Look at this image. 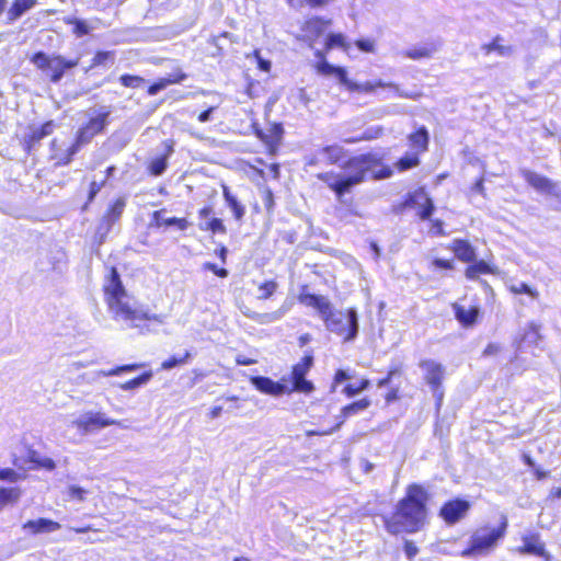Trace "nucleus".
I'll use <instances>...</instances> for the list:
<instances>
[{
    "label": "nucleus",
    "instance_id": "f257e3e1",
    "mask_svg": "<svg viewBox=\"0 0 561 561\" xmlns=\"http://www.w3.org/2000/svg\"><path fill=\"white\" fill-rule=\"evenodd\" d=\"M382 156L379 153H363L348 159L347 162L343 164V169H345L347 173L325 172L319 174L318 178L341 198V196L350 192L352 187L360 184L368 172H373L375 179L390 178L392 175L390 167H382L379 171H374V169L380 164Z\"/></svg>",
    "mask_w": 561,
    "mask_h": 561
},
{
    "label": "nucleus",
    "instance_id": "f03ea898",
    "mask_svg": "<svg viewBox=\"0 0 561 561\" xmlns=\"http://www.w3.org/2000/svg\"><path fill=\"white\" fill-rule=\"evenodd\" d=\"M426 502L427 493L423 486L409 485L405 496L397 504L396 512L385 518L386 529L392 535L412 534L422 529L427 516Z\"/></svg>",
    "mask_w": 561,
    "mask_h": 561
},
{
    "label": "nucleus",
    "instance_id": "7ed1b4c3",
    "mask_svg": "<svg viewBox=\"0 0 561 561\" xmlns=\"http://www.w3.org/2000/svg\"><path fill=\"white\" fill-rule=\"evenodd\" d=\"M300 304L318 311L328 331L341 336L344 342H352L358 334V314L355 308L335 309L331 301L320 295L301 293Z\"/></svg>",
    "mask_w": 561,
    "mask_h": 561
},
{
    "label": "nucleus",
    "instance_id": "20e7f679",
    "mask_svg": "<svg viewBox=\"0 0 561 561\" xmlns=\"http://www.w3.org/2000/svg\"><path fill=\"white\" fill-rule=\"evenodd\" d=\"M104 295L113 318L127 328H139L147 320H157L136 306V301L125 290L119 275L112 268L104 283Z\"/></svg>",
    "mask_w": 561,
    "mask_h": 561
},
{
    "label": "nucleus",
    "instance_id": "39448f33",
    "mask_svg": "<svg viewBox=\"0 0 561 561\" xmlns=\"http://www.w3.org/2000/svg\"><path fill=\"white\" fill-rule=\"evenodd\" d=\"M507 529V519L505 516L502 517L501 525L494 527H481L477 529L470 537L469 547L461 552L465 558L486 556L497 545V542L504 538Z\"/></svg>",
    "mask_w": 561,
    "mask_h": 561
},
{
    "label": "nucleus",
    "instance_id": "423d86ee",
    "mask_svg": "<svg viewBox=\"0 0 561 561\" xmlns=\"http://www.w3.org/2000/svg\"><path fill=\"white\" fill-rule=\"evenodd\" d=\"M108 115L110 111L102 108L94 116H91L87 125L78 130L75 144L69 147L68 156L59 163L68 164L82 146L90 142L96 134L102 131L107 124Z\"/></svg>",
    "mask_w": 561,
    "mask_h": 561
},
{
    "label": "nucleus",
    "instance_id": "0eeeda50",
    "mask_svg": "<svg viewBox=\"0 0 561 561\" xmlns=\"http://www.w3.org/2000/svg\"><path fill=\"white\" fill-rule=\"evenodd\" d=\"M541 340V335L539 333V325L535 322H530L524 330V333L520 337H516L514 341L515 346V355L512 359V365L514 370L517 373L524 371L528 366L522 365L525 362L523 354L525 348L538 346V343Z\"/></svg>",
    "mask_w": 561,
    "mask_h": 561
},
{
    "label": "nucleus",
    "instance_id": "6e6552de",
    "mask_svg": "<svg viewBox=\"0 0 561 561\" xmlns=\"http://www.w3.org/2000/svg\"><path fill=\"white\" fill-rule=\"evenodd\" d=\"M72 424L82 433H90L110 425L122 426L119 421L110 419L102 412H87L77 417Z\"/></svg>",
    "mask_w": 561,
    "mask_h": 561
},
{
    "label": "nucleus",
    "instance_id": "1a4fd4ad",
    "mask_svg": "<svg viewBox=\"0 0 561 561\" xmlns=\"http://www.w3.org/2000/svg\"><path fill=\"white\" fill-rule=\"evenodd\" d=\"M344 87L350 92H359V93H373L377 88H390L400 98L416 99L419 96V94H411V93L400 90L399 85H397L396 83L385 82L382 80L366 81L364 83H357L347 78V81Z\"/></svg>",
    "mask_w": 561,
    "mask_h": 561
},
{
    "label": "nucleus",
    "instance_id": "9d476101",
    "mask_svg": "<svg viewBox=\"0 0 561 561\" xmlns=\"http://www.w3.org/2000/svg\"><path fill=\"white\" fill-rule=\"evenodd\" d=\"M313 364V357L306 355L304 358L293 367V388L291 391L309 393L313 390L311 381L307 380L305 376L310 370Z\"/></svg>",
    "mask_w": 561,
    "mask_h": 561
},
{
    "label": "nucleus",
    "instance_id": "9b49d317",
    "mask_svg": "<svg viewBox=\"0 0 561 561\" xmlns=\"http://www.w3.org/2000/svg\"><path fill=\"white\" fill-rule=\"evenodd\" d=\"M405 205L415 208L422 220L428 219L435 209L433 201L423 187L410 193Z\"/></svg>",
    "mask_w": 561,
    "mask_h": 561
},
{
    "label": "nucleus",
    "instance_id": "f8f14e48",
    "mask_svg": "<svg viewBox=\"0 0 561 561\" xmlns=\"http://www.w3.org/2000/svg\"><path fill=\"white\" fill-rule=\"evenodd\" d=\"M469 507V502L465 500H453L442 506L439 515L447 524L451 525L465 517Z\"/></svg>",
    "mask_w": 561,
    "mask_h": 561
},
{
    "label": "nucleus",
    "instance_id": "ddd939ff",
    "mask_svg": "<svg viewBox=\"0 0 561 561\" xmlns=\"http://www.w3.org/2000/svg\"><path fill=\"white\" fill-rule=\"evenodd\" d=\"M523 546L517 549L520 554H534L543 557L546 561L550 560L549 553L545 549V543L541 541L539 534L529 533L522 537Z\"/></svg>",
    "mask_w": 561,
    "mask_h": 561
},
{
    "label": "nucleus",
    "instance_id": "4468645a",
    "mask_svg": "<svg viewBox=\"0 0 561 561\" xmlns=\"http://www.w3.org/2000/svg\"><path fill=\"white\" fill-rule=\"evenodd\" d=\"M420 366L424 373L426 382L432 387L433 391L436 392L444 377L443 365L435 360L428 359L423 360Z\"/></svg>",
    "mask_w": 561,
    "mask_h": 561
},
{
    "label": "nucleus",
    "instance_id": "2eb2a0df",
    "mask_svg": "<svg viewBox=\"0 0 561 561\" xmlns=\"http://www.w3.org/2000/svg\"><path fill=\"white\" fill-rule=\"evenodd\" d=\"M250 381L259 391L266 394L277 397L286 392H291L286 385L276 382L268 377L256 376L252 377Z\"/></svg>",
    "mask_w": 561,
    "mask_h": 561
},
{
    "label": "nucleus",
    "instance_id": "dca6fc26",
    "mask_svg": "<svg viewBox=\"0 0 561 561\" xmlns=\"http://www.w3.org/2000/svg\"><path fill=\"white\" fill-rule=\"evenodd\" d=\"M64 22L68 25H73L72 32L77 37L89 35L91 32L102 26V21L99 18L82 20L75 16H66L64 18Z\"/></svg>",
    "mask_w": 561,
    "mask_h": 561
},
{
    "label": "nucleus",
    "instance_id": "f3484780",
    "mask_svg": "<svg viewBox=\"0 0 561 561\" xmlns=\"http://www.w3.org/2000/svg\"><path fill=\"white\" fill-rule=\"evenodd\" d=\"M330 23V21H324L322 18L313 16L307 20L302 25L304 37L309 45L312 46V43L322 35L325 30V26Z\"/></svg>",
    "mask_w": 561,
    "mask_h": 561
},
{
    "label": "nucleus",
    "instance_id": "a211bd4d",
    "mask_svg": "<svg viewBox=\"0 0 561 561\" xmlns=\"http://www.w3.org/2000/svg\"><path fill=\"white\" fill-rule=\"evenodd\" d=\"M369 405H370V401L368 399H362V400H358L356 402H353V403H351V404H348V405H346V407H344L342 409L341 415H340L341 421L337 423V425L334 428H332V430H330L328 432H323V433L309 432L308 434L309 435H328V434H331V433H333L335 430H337L342 425V423L344 422L345 419L351 417V416H353V415H355V414L366 410Z\"/></svg>",
    "mask_w": 561,
    "mask_h": 561
},
{
    "label": "nucleus",
    "instance_id": "6ab92c4d",
    "mask_svg": "<svg viewBox=\"0 0 561 561\" xmlns=\"http://www.w3.org/2000/svg\"><path fill=\"white\" fill-rule=\"evenodd\" d=\"M79 59L67 60L62 56H53L48 71L50 80L55 83L59 82L67 69L75 68Z\"/></svg>",
    "mask_w": 561,
    "mask_h": 561
},
{
    "label": "nucleus",
    "instance_id": "aec40b11",
    "mask_svg": "<svg viewBox=\"0 0 561 561\" xmlns=\"http://www.w3.org/2000/svg\"><path fill=\"white\" fill-rule=\"evenodd\" d=\"M522 174L527 183L535 190L543 193L554 194L556 184L552 183L549 179L529 170H523Z\"/></svg>",
    "mask_w": 561,
    "mask_h": 561
},
{
    "label": "nucleus",
    "instance_id": "412c9836",
    "mask_svg": "<svg viewBox=\"0 0 561 561\" xmlns=\"http://www.w3.org/2000/svg\"><path fill=\"white\" fill-rule=\"evenodd\" d=\"M451 250L456 256L462 262H472L476 260V251L473 247L466 240L456 239L453 241Z\"/></svg>",
    "mask_w": 561,
    "mask_h": 561
},
{
    "label": "nucleus",
    "instance_id": "4be33fe9",
    "mask_svg": "<svg viewBox=\"0 0 561 561\" xmlns=\"http://www.w3.org/2000/svg\"><path fill=\"white\" fill-rule=\"evenodd\" d=\"M317 69L324 76H334L342 85H345L347 81V72L342 67H336L329 64L327 60H322L318 64Z\"/></svg>",
    "mask_w": 561,
    "mask_h": 561
},
{
    "label": "nucleus",
    "instance_id": "5701e85b",
    "mask_svg": "<svg viewBox=\"0 0 561 561\" xmlns=\"http://www.w3.org/2000/svg\"><path fill=\"white\" fill-rule=\"evenodd\" d=\"M153 220L154 224L158 227H169V226H176L180 230H185L188 227V221L185 218H176V217H169L167 218L164 216L163 210H156L153 213Z\"/></svg>",
    "mask_w": 561,
    "mask_h": 561
},
{
    "label": "nucleus",
    "instance_id": "b1692460",
    "mask_svg": "<svg viewBox=\"0 0 561 561\" xmlns=\"http://www.w3.org/2000/svg\"><path fill=\"white\" fill-rule=\"evenodd\" d=\"M25 528L31 529L33 533H53L60 528V525L57 522L38 518L36 520H30L25 524Z\"/></svg>",
    "mask_w": 561,
    "mask_h": 561
},
{
    "label": "nucleus",
    "instance_id": "393cba45",
    "mask_svg": "<svg viewBox=\"0 0 561 561\" xmlns=\"http://www.w3.org/2000/svg\"><path fill=\"white\" fill-rule=\"evenodd\" d=\"M496 267L490 265L483 260L476 261L473 264L469 265L466 270V277L468 279H477L481 274H495Z\"/></svg>",
    "mask_w": 561,
    "mask_h": 561
},
{
    "label": "nucleus",
    "instance_id": "a878e982",
    "mask_svg": "<svg viewBox=\"0 0 561 561\" xmlns=\"http://www.w3.org/2000/svg\"><path fill=\"white\" fill-rule=\"evenodd\" d=\"M222 195L227 206L233 213L236 220L240 221L245 214V207L237 199L234 195L231 194L230 190L227 186H224Z\"/></svg>",
    "mask_w": 561,
    "mask_h": 561
},
{
    "label": "nucleus",
    "instance_id": "bb28decb",
    "mask_svg": "<svg viewBox=\"0 0 561 561\" xmlns=\"http://www.w3.org/2000/svg\"><path fill=\"white\" fill-rule=\"evenodd\" d=\"M409 144L416 153L423 152L427 149L428 145V133L425 127H421L414 134L409 136Z\"/></svg>",
    "mask_w": 561,
    "mask_h": 561
},
{
    "label": "nucleus",
    "instance_id": "cd10ccee",
    "mask_svg": "<svg viewBox=\"0 0 561 561\" xmlns=\"http://www.w3.org/2000/svg\"><path fill=\"white\" fill-rule=\"evenodd\" d=\"M454 309L457 320L463 325L473 324L479 314L478 307L465 308L463 306L455 305Z\"/></svg>",
    "mask_w": 561,
    "mask_h": 561
},
{
    "label": "nucleus",
    "instance_id": "c85d7f7f",
    "mask_svg": "<svg viewBox=\"0 0 561 561\" xmlns=\"http://www.w3.org/2000/svg\"><path fill=\"white\" fill-rule=\"evenodd\" d=\"M35 4L36 0H14L8 11V19L10 21L18 20L24 12L32 9Z\"/></svg>",
    "mask_w": 561,
    "mask_h": 561
},
{
    "label": "nucleus",
    "instance_id": "c756f323",
    "mask_svg": "<svg viewBox=\"0 0 561 561\" xmlns=\"http://www.w3.org/2000/svg\"><path fill=\"white\" fill-rule=\"evenodd\" d=\"M437 46L435 44H427L420 47H414L411 49H408L404 55L405 57L414 60H419L422 58H430L433 56L434 53L437 51Z\"/></svg>",
    "mask_w": 561,
    "mask_h": 561
},
{
    "label": "nucleus",
    "instance_id": "7c9ffc66",
    "mask_svg": "<svg viewBox=\"0 0 561 561\" xmlns=\"http://www.w3.org/2000/svg\"><path fill=\"white\" fill-rule=\"evenodd\" d=\"M21 491L19 488H1L0 489V511L8 504L19 500Z\"/></svg>",
    "mask_w": 561,
    "mask_h": 561
},
{
    "label": "nucleus",
    "instance_id": "2f4dec72",
    "mask_svg": "<svg viewBox=\"0 0 561 561\" xmlns=\"http://www.w3.org/2000/svg\"><path fill=\"white\" fill-rule=\"evenodd\" d=\"M287 311H288V308L283 306L278 310L271 312V313H263V314L257 313L254 317H252V319H254L255 321H257L262 324H267V323H272V322L280 320L287 313Z\"/></svg>",
    "mask_w": 561,
    "mask_h": 561
},
{
    "label": "nucleus",
    "instance_id": "473e14b6",
    "mask_svg": "<svg viewBox=\"0 0 561 561\" xmlns=\"http://www.w3.org/2000/svg\"><path fill=\"white\" fill-rule=\"evenodd\" d=\"M114 60V51H98L92 59V67H110Z\"/></svg>",
    "mask_w": 561,
    "mask_h": 561
},
{
    "label": "nucleus",
    "instance_id": "72a5a7b5",
    "mask_svg": "<svg viewBox=\"0 0 561 561\" xmlns=\"http://www.w3.org/2000/svg\"><path fill=\"white\" fill-rule=\"evenodd\" d=\"M151 377H152L151 373H144L142 375H140L137 378L128 380L124 383H119L118 387L125 391L134 390L136 388H139V387L146 385L151 379Z\"/></svg>",
    "mask_w": 561,
    "mask_h": 561
},
{
    "label": "nucleus",
    "instance_id": "f704fd0d",
    "mask_svg": "<svg viewBox=\"0 0 561 561\" xmlns=\"http://www.w3.org/2000/svg\"><path fill=\"white\" fill-rule=\"evenodd\" d=\"M199 229L204 231H211L213 233H226V227L219 218H213L201 222Z\"/></svg>",
    "mask_w": 561,
    "mask_h": 561
},
{
    "label": "nucleus",
    "instance_id": "c9c22d12",
    "mask_svg": "<svg viewBox=\"0 0 561 561\" xmlns=\"http://www.w3.org/2000/svg\"><path fill=\"white\" fill-rule=\"evenodd\" d=\"M508 289L514 295L526 294L534 299H537L539 297V293L537 289L531 288L530 286L523 282L511 284L508 286Z\"/></svg>",
    "mask_w": 561,
    "mask_h": 561
},
{
    "label": "nucleus",
    "instance_id": "e433bc0d",
    "mask_svg": "<svg viewBox=\"0 0 561 561\" xmlns=\"http://www.w3.org/2000/svg\"><path fill=\"white\" fill-rule=\"evenodd\" d=\"M323 152L332 163H339L345 157L344 148L337 145L325 147Z\"/></svg>",
    "mask_w": 561,
    "mask_h": 561
},
{
    "label": "nucleus",
    "instance_id": "4c0bfd02",
    "mask_svg": "<svg viewBox=\"0 0 561 561\" xmlns=\"http://www.w3.org/2000/svg\"><path fill=\"white\" fill-rule=\"evenodd\" d=\"M417 154L416 152H413V153H408L405 154L404 157H402L398 162H397V168L400 170V171H405V170H409L413 167H416L419 164V158H417Z\"/></svg>",
    "mask_w": 561,
    "mask_h": 561
},
{
    "label": "nucleus",
    "instance_id": "58836bf2",
    "mask_svg": "<svg viewBox=\"0 0 561 561\" xmlns=\"http://www.w3.org/2000/svg\"><path fill=\"white\" fill-rule=\"evenodd\" d=\"M138 367H139V365H137V364L123 365V366H118V367L110 369V370H99V371H96V376H99V377H101V376L102 377L117 376V375H121L122 373L136 370Z\"/></svg>",
    "mask_w": 561,
    "mask_h": 561
},
{
    "label": "nucleus",
    "instance_id": "ea45409f",
    "mask_svg": "<svg viewBox=\"0 0 561 561\" xmlns=\"http://www.w3.org/2000/svg\"><path fill=\"white\" fill-rule=\"evenodd\" d=\"M327 49H331L333 47H341L343 49H347V45L345 43V37L340 33H331L327 37L325 42Z\"/></svg>",
    "mask_w": 561,
    "mask_h": 561
},
{
    "label": "nucleus",
    "instance_id": "a19ab883",
    "mask_svg": "<svg viewBox=\"0 0 561 561\" xmlns=\"http://www.w3.org/2000/svg\"><path fill=\"white\" fill-rule=\"evenodd\" d=\"M277 283L275 280L264 282L259 286V299H268L277 289Z\"/></svg>",
    "mask_w": 561,
    "mask_h": 561
},
{
    "label": "nucleus",
    "instance_id": "79ce46f5",
    "mask_svg": "<svg viewBox=\"0 0 561 561\" xmlns=\"http://www.w3.org/2000/svg\"><path fill=\"white\" fill-rule=\"evenodd\" d=\"M50 61L51 57L47 56L42 51L36 53L32 58V62L43 71H48Z\"/></svg>",
    "mask_w": 561,
    "mask_h": 561
},
{
    "label": "nucleus",
    "instance_id": "37998d69",
    "mask_svg": "<svg viewBox=\"0 0 561 561\" xmlns=\"http://www.w3.org/2000/svg\"><path fill=\"white\" fill-rule=\"evenodd\" d=\"M125 199L124 198H118L111 207L108 214H107V220L108 221H114L116 220L117 218H119V216L122 215L124 208H125Z\"/></svg>",
    "mask_w": 561,
    "mask_h": 561
},
{
    "label": "nucleus",
    "instance_id": "c03bdc74",
    "mask_svg": "<svg viewBox=\"0 0 561 561\" xmlns=\"http://www.w3.org/2000/svg\"><path fill=\"white\" fill-rule=\"evenodd\" d=\"M486 51H496L500 56H510L512 48L510 46L502 45L499 38H495L490 45L486 46Z\"/></svg>",
    "mask_w": 561,
    "mask_h": 561
},
{
    "label": "nucleus",
    "instance_id": "a18cd8bd",
    "mask_svg": "<svg viewBox=\"0 0 561 561\" xmlns=\"http://www.w3.org/2000/svg\"><path fill=\"white\" fill-rule=\"evenodd\" d=\"M167 168V157L153 159L149 164V170L153 175H161Z\"/></svg>",
    "mask_w": 561,
    "mask_h": 561
},
{
    "label": "nucleus",
    "instance_id": "49530a36",
    "mask_svg": "<svg viewBox=\"0 0 561 561\" xmlns=\"http://www.w3.org/2000/svg\"><path fill=\"white\" fill-rule=\"evenodd\" d=\"M190 356H191V354L188 352H185V354L180 358L173 356V357L164 360L161 364V368L164 370H169V369L176 367L178 365L185 364Z\"/></svg>",
    "mask_w": 561,
    "mask_h": 561
},
{
    "label": "nucleus",
    "instance_id": "de8ad7c7",
    "mask_svg": "<svg viewBox=\"0 0 561 561\" xmlns=\"http://www.w3.org/2000/svg\"><path fill=\"white\" fill-rule=\"evenodd\" d=\"M54 127H55V125L53 122H47L41 128L33 131L32 138L34 140H41L44 137L50 135L54 130Z\"/></svg>",
    "mask_w": 561,
    "mask_h": 561
},
{
    "label": "nucleus",
    "instance_id": "09e8293b",
    "mask_svg": "<svg viewBox=\"0 0 561 561\" xmlns=\"http://www.w3.org/2000/svg\"><path fill=\"white\" fill-rule=\"evenodd\" d=\"M122 84L127 88H138L144 79L138 76L123 75L119 78Z\"/></svg>",
    "mask_w": 561,
    "mask_h": 561
},
{
    "label": "nucleus",
    "instance_id": "8fccbe9b",
    "mask_svg": "<svg viewBox=\"0 0 561 561\" xmlns=\"http://www.w3.org/2000/svg\"><path fill=\"white\" fill-rule=\"evenodd\" d=\"M22 478H23V476L21 473H18L13 469H10V468L0 469V480H5L9 482H16Z\"/></svg>",
    "mask_w": 561,
    "mask_h": 561
},
{
    "label": "nucleus",
    "instance_id": "3c124183",
    "mask_svg": "<svg viewBox=\"0 0 561 561\" xmlns=\"http://www.w3.org/2000/svg\"><path fill=\"white\" fill-rule=\"evenodd\" d=\"M176 82V80L171 79H161L158 82H154L152 85L149 87L148 93L149 95H156L161 90L165 89L169 84Z\"/></svg>",
    "mask_w": 561,
    "mask_h": 561
},
{
    "label": "nucleus",
    "instance_id": "603ef678",
    "mask_svg": "<svg viewBox=\"0 0 561 561\" xmlns=\"http://www.w3.org/2000/svg\"><path fill=\"white\" fill-rule=\"evenodd\" d=\"M203 268L206 271H210L214 274H216L217 276L222 277V278L228 276V271L226 268H219V267H217L216 264L210 263V262L204 263Z\"/></svg>",
    "mask_w": 561,
    "mask_h": 561
},
{
    "label": "nucleus",
    "instance_id": "864d4df0",
    "mask_svg": "<svg viewBox=\"0 0 561 561\" xmlns=\"http://www.w3.org/2000/svg\"><path fill=\"white\" fill-rule=\"evenodd\" d=\"M85 490L80 488V486H77V485H71L69 486L68 489V494L71 499H75V500H78L80 502L84 501V494H85Z\"/></svg>",
    "mask_w": 561,
    "mask_h": 561
},
{
    "label": "nucleus",
    "instance_id": "5fc2aeb1",
    "mask_svg": "<svg viewBox=\"0 0 561 561\" xmlns=\"http://www.w3.org/2000/svg\"><path fill=\"white\" fill-rule=\"evenodd\" d=\"M355 44L362 51L373 53L375 50V43L371 39H358Z\"/></svg>",
    "mask_w": 561,
    "mask_h": 561
},
{
    "label": "nucleus",
    "instance_id": "6e6d98bb",
    "mask_svg": "<svg viewBox=\"0 0 561 561\" xmlns=\"http://www.w3.org/2000/svg\"><path fill=\"white\" fill-rule=\"evenodd\" d=\"M404 552H405L408 559L411 560L417 554L419 549L413 541L405 540Z\"/></svg>",
    "mask_w": 561,
    "mask_h": 561
},
{
    "label": "nucleus",
    "instance_id": "4d7b16f0",
    "mask_svg": "<svg viewBox=\"0 0 561 561\" xmlns=\"http://www.w3.org/2000/svg\"><path fill=\"white\" fill-rule=\"evenodd\" d=\"M502 351V346L499 343H489L483 351V356H494Z\"/></svg>",
    "mask_w": 561,
    "mask_h": 561
},
{
    "label": "nucleus",
    "instance_id": "13d9d810",
    "mask_svg": "<svg viewBox=\"0 0 561 561\" xmlns=\"http://www.w3.org/2000/svg\"><path fill=\"white\" fill-rule=\"evenodd\" d=\"M254 57L256 59V62H257V67L262 70V71H265V72H268L271 70V61L270 60H265L261 57L259 50H255L254 51Z\"/></svg>",
    "mask_w": 561,
    "mask_h": 561
},
{
    "label": "nucleus",
    "instance_id": "bf43d9fd",
    "mask_svg": "<svg viewBox=\"0 0 561 561\" xmlns=\"http://www.w3.org/2000/svg\"><path fill=\"white\" fill-rule=\"evenodd\" d=\"M351 376L347 374V371L343 369H339L334 376V382L332 389L334 390L337 383H341L345 380H348Z\"/></svg>",
    "mask_w": 561,
    "mask_h": 561
},
{
    "label": "nucleus",
    "instance_id": "052dcab7",
    "mask_svg": "<svg viewBox=\"0 0 561 561\" xmlns=\"http://www.w3.org/2000/svg\"><path fill=\"white\" fill-rule=\"evenodd\" d=\"M432 264L436 268L451 270L454 267L453 261L443 259H435Z\"/></svg>",
    "mask_w": 561,
    "mask_h": 561
},
{
    "label": "nucleus",
    "instance_id": "680f3d73",
    "mask_svg": "<svg viewBox=\"0 0 561 561\" xmlns=\"http://www.w3.org/2000/svg\"><path fill=\"white\" fill-rule=\"evenodd\" d=\"M103 182L101 183H98L95 181H93L90 185V192H89V201L91 202L95 195L101 191L102 186H103Z\"/></svg>",
    "mask_w": 561,
    "mask_h": 561
},
{
    "label": "nucleus",
    "instance_id": "e2e57ef3",
    "mask_svg": "<svg viewBox=\"0 0 561 561\" xmlns=\"http://www.w3.org/2000/svg\"><path fill=\"white\" fill-rule=\"evenodd\" d=\"M216 107L211 106L209 107L208 110L202 112L199 115H198V121L201 123H206L208 121H210V116H211V113L214 112Z\"/></svg>",
    "mask_w": 561,
    "mask_h": 561
},
{
    "label": "nucleus",
    "instance_id": "0e129e2a",
    "mask_svg": "<svg viewBox=\"0 0 561 561\" xmlns=\"http://www.w3.org/2000/svg\"><path fill=\"white\" fill-rule=\"evenodd\" d=\"M343 392L347 396V397H354L358 393H360L359 389L357 386H354V385H347L344 389H343Z\"/></svg>",
    "mask_w": 561,
    "mask_h": 561
},
{
    "label": "nucleus",
    "instance_id": "69168bd1",
    "mask_svg": "<svg viewBox=\"0 0 561 561\" xmlns=\"http://www.w3.org/2000/svg\"><path fill=\"white\" fill-rule=\"evenodd\" d=\"M473 193H479V194H483L484 193V186H483V178L479 179L471 187V194Z\"/></svg>",
    "mask_w": 561,
    "mask_h": 561
},
{
    "label": "nucleus",
    "instance_id": "338daca9",
    "mask_svg": "<svg viewBox=\"0 0 561 561\" xmlns=\"http://www.w3.org/2000/svg\"><path fill=\"white\" fill-rule=\"evenodd\" d=\"M236 362L238 365H241V366H249V365H253L256 363L254 359L248 358L243 355H238L236 358Z\"/></svg>",
    "mask_w": 561,
    "mask_h": 561
},
{
    "label": "nucleus",
    "instance_id": "774afa93",
    "mask_svg": "<svg viewBox=\"0 0 561 561\" xmlns=\"http://www.w3.org/2000/svg\"><path fill=\"white\" fill-rule=\"evenodd\" d=\"M213 213V209L211 207L209 206H206L204 208H202L199 211H198V216L201 219H205L207 220V218L209 217V215Z\"/></svg>",
    "mask_w": 561,
    "mask_h": 561
}]
</instances>
